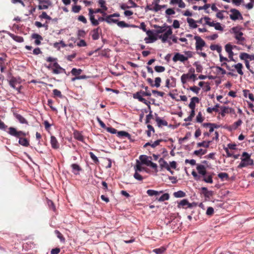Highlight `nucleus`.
Instances as JSON below:
<instances>
[{
    "label": "nucleus",
    "mask_w": 254,
    "mask_h": 254,
    "mask_svg": "<svg viewBox=\"0 0 254 254\" xmlns=\"http://www.w3.org/2000/svg\"><path fill=\"white\" fill-rule=\"evenodd\" d=\"M146 33L148 36L144 39L146 43H152L157 40V37L152 30H148Z\"/></svg>",
    "instance_id": "obj_9"
},
{
    "label": "nucleus",
    "mask_w": 254,
    "mask_h": 254,
    "mask_svg": "<svg viewBox=\"0 0 254 254\" xmlns=\"http://www.w3.org/2000/svg\"><path fill=\"white\" fill-rule=\"evenodd\" d=\"M98 3L104 11H106L108 9L105 5L106 1L104 0H99Z\"/></svg>",
    "instance_id": "obj_52"
},
{
    "label": "nucleus",
    "mask_w": 254,
    "mask_h": 254,
    "mask_svg": "<svg viewBox=\"0 0 254 254\" xmlns=\"http://www.w3.org/2000/svg\"><path fill=\"white\" fill-rule=\"evenodd\" d=\"M188 23L190 27L192 28H196L197 27V25L196 24V21L192 18H188L187 19Z\"/></svg>",
    "instance_id": "obj_33"
},
{
    "label": "nucleus",
    "mask_w": 254,
    "mask_h": 254,
    "mask_svg": "<svg viewBox=\"0 0 254 254\" xmlns=\"http://www.w3.org/2000/svg\"><path fill=\"white\" fill-rule=\"evenodd\" d=\"M55 234L57 235V237L60 240L61 242L64 243L65 242V238L59 230H55Z\"/></svg>",
    "instance_id": "obj_42"
},
{
    "label": "nucleus",
    "mask_w": 254,
    "mask_h": 254,
    "mask_svg": "<svg viewBox=\"0 0 254 254\" xmlns=\"http://www.w3.org/2000/svg\"><path fill=\"white\" fill-rule=\"evenodd\" d=\"M196 170L198 172V173L202 176H205L207 175V171L205 167L201 164H198L196 167Z\"/></svg>",
    "instance_id": "obj_15"
},
{
    "label": "nucleus",
    "mask_w": 254,
    "mask_h": 254,
    "mask_svg": "<svg viewBox=\"0 0 254 254\" xmlns=\"http://www.w3.org/2000/svg\"><path fill=\"white\" fill-rule=\"evenodd\" d=\"M106 129L108 132L111 133L112 134H115L117 133V135L119 137L125 136L127 137L128 138H130V134L125 131H119L117 132V130L112 127H106Z\"/></svg>",
    "instance_id": "obj_3"
},
{
    "label": "nucleus",
    "mask_w": 254,
    "mask_h": 254,
    "mask_svg": "<svg viewBox=\"0 0 254 254\" xmlns=\"http://www.w3.org/2000/svg\"><path fill=\"white\" fill-rule=\"evenodd\" d=\"M152 92L153 94L155 95L156 97L158 96L163 97L165 95V93L163 92L159 91L157 90H153Z\"/></svg>",
    "instance_id": "obj_60"
},
{
    "label": "nucleus",
    "mask_w": 254,
    "mask_h": 254,
    "mask_svg": "<svg viewBox=\"0 0 254 254\" xmlns=\"http://www.w3.org/2000/svg\"><path fill=\"white\" fill-rule=\"evenodd\" d=\"M190 89L191 91H192V92H193L194 93H195V94H198L200 90V88L196 86H193L190 87Z\"/></svg>",
    "instance_id": "obj_61"
},
{
    "label": "nucleus",
    "mask_w": 254,
    "mask_h": 254,
    "mask_svg": "<svg viewBox=\"0 0 254 254\" xmlns=\"http://www.w3.org/2000/svg\"><path fill=\"white\" fill-rule=\"evenodd\" d=\"M50 143L53 149H57L59 148L60 145L57 138L54 136H51Z\"/></svg>",
    "instance_id": "obj_21"
},
{
    "label": "nucleus",
    "mask_w": 254,
    "mask_h": 254,
    "mask_svg": "<svg viewBox=\"0 0 254 254\" xmlns=\"http://www.w3.org/2000/svg\"><path fill=\"white\" fill-rule=\"evenodd\" d=\"M89 19L93 26H97L99 25V23L98 20L95 18L94 15L89 16Z\"/></svg>",
    "instance_id": "obj_44"
},
{
    "label": "nucleus",
    "mask_w": 254,
    "mask_h": 254,
    "mask_svg": "<svg viewBox=\"0 0 254 254\" xmlns=\"http://www.w3.org/2000/svg\"><path fill=\"white\" fill-rule=\"evenodd\" d=\"M8 35L16 42L21 43L24 41V39L22 37L15 35L12 33H9Z\"/></svg>",
    "instance_id": "obj_28"
},
{
    "label": "nucleus",
    "mask_w": 254,
    "mask_h": 254,
    "mask_svg": "<svg viewBox=\"0 0 254 254\" xmlns=\"http://www.w3.org/2000/svg\"><path fill=\"white\" fill-rule=\"evenodd\" d=\"M48 8V1L46 0H40L39 5H38L39 9H46Z\"/></svg>",
    "instance_id": "obj_27"
},
{
    "label": "nucleus",
    "mask_w": 254,
    "mask_h": 254,
    "mask_svg": "<svg viewBox=\"0 0 254 254\" xmlns=\"http://www.w3.org/2000/svg\"><path fill=\"white\" fill-rule=\"evenodd\" d=\"M159 163L161 169L165 168L167 171L170 170V167L169 165H168V163L165 160H164V159L160 158L159 160Z\"/></svg>",
    "instance_id": "obj_20"
},
{
    "label": "nucleus",
    "mask_w": 254,
    "mask_h": 254,
    "mask_svg": "<svg viewBox=\"0 0 254 254\" xmlns=\"http://www.w3.org/2000/svg\"><path fill=\"white\" fill-rule=\"evenodd\" d=\"M240 58L242 60H247L249 57V54L246 53H242L240 55Z\"/></svg>",
    "instance_id": "obj_58"
},
{
    "label": "nucleus",
    "mask_w": 254,
    "mask_h": 254,
    "mask_svg": "<svg viewBox=\"0 0 254 254\" xmlns=\"http://www.w3.org/2000/svg\"><path fill=\"white\" fill-rule=\"evenodd\" d=\"M113 16L111 15H109L106 17V22L108 23H111V22H113L116 23L118 22L117 19H113Z\"/></svg>",
    "instance_id": "obj_43"
},
{
    "label": "nucleus",
    "mask_w": 254,
    "mask_h": 254,
    "mask_svg": "<svg viewBox=\"0 0 254 254\" xmlns=\"http://www.w3.org/2000/svg\"><path fill=\"white\" fill-rule=\"evenodd\" d=\"M19 143L21 145L25 147H27L29 145V142L28 139L26 138L22 137L19 139Z\"/></svg>",
    "instance_id": "obj_35"
},
{
    "label": "nucleus",
    "mask_w": 254,
    "mask_h": 254,
    "mask_svg": "<svg viewBox=\"0 0 254 254\" xmlns=\"http://www.w3.org/2000/svg\"><path fill=\"white\" fill-rule=\"evenodd\" d=\"M9 85L11 87H12L13 88H15V85L17 83V80L16 79L12 77L9 81Z\"/></svg>",
    "instance_id": "obj_54"
},
{
    "label": "nucleus",
    "mask_w": 254,
    "mask_h": 254,
    "mask_svg": "<svg viewBox=\"0 0 254 254\" xmlns=\"http://www.w3.org/2000/svg\"><path fill=\"white\" fill-rule=\"evenodd\" d=\"M206 150H203L202 149H200L198 150H195L193 152V154L195 155L199 156L200 155H204L206 154Z\"/></svg>",
    "instance_id": "obj_53"
},
{
    "label": "nucleus",
    "mask_w": 254,
    "mask_h": 254,
    "mask_svg": "<svg viewBox=\"0 0 254 254\" xmlns=\"http://www.w3.org/2000/svg\"><path fill=\"white\" fill-rule=\"evenodd\" d=\"M156 121L159 127H161L163 126H167L168 125L167 122L161 119L159 117H156Z\"/></svg>",
    "instance_id": "obj_29"
},
{
    "label": "nucleus",
    "mask_w": 254,
    "mask_h": 254,
    "mask_svg": "<svg viewBox=\"0 0 254 254\" xmlns=\"http://www.w3.org/2000/svg\"><path fill=\"white\" fill-rule=\"evenodd\" d=\"M170 195L168 193H166L163 194L161 197H160L159 198L157 197L156 198V200H157L158 201H164L165 200H167L169 199Z\"/></svg>",
    "instance_id": "obj_38"
},
{
    "label": "nucleus",
    "mask_w": 254,
    "mask_h": 254,
    "mask_svg": "<svg viewBox=\"0 0 254 254\" xmlns=\"http://www.w3.org/2000/svg\"><path fill=\"white\" fill-rule=\"evenodd\" d=\"M188 59V57H185L183 55H182L179 53H176L173 58V61L174 62H177V61L184 62L185 61H187Z\"/></svg>",
    "instance_id": "obj_12"
},
{
    "label": "nucleus",
    "mask_w": 254,
    "mask_h": 254,
    "mask_svg": "<svg viewBox=\"0 0 254 254\" xmlns=\"http://www.w3.org/2000/svg\"><path fill=\"white\" fill-rule=\"evenodd\" d=\"M202 193L205 197L210 198L213 195V191L212 190H208L207 188H201Z\"/></svg>",
    "instance_id": "obj_25"
},
{
    "label": "nucleus",
    "mask_w": 254,
    "mask_h": 254,
    "mask_svg": "<svg viewBox=\"0 0 254 254\" xmlns=\"http://www.w3.org/2000/svg\"><path fill=\"white\" fill-rule=\"evenodd\" d=\"M166 5H159V4L155 3V6L153 8V10L157 12L159 10H161L162 8H165L166 7Z\"/></svg>",
    "instance_id": "obj_51"
},
{
    "label": "nucleus",
    "mask_w": 254,
    "mask_h": 254,
    "mask_svg": "<svg viewBox=\"0 0 254 254\" xmlns=\"http://www.w3.org/2000/svg\"><path fill=\"white\" fill-rule=\"evenodd\" d=\"M154 69L157 72H162L165 70V68L163 66L157 65L155 66Z\"/></svg>",
    "instance_id": "obj_56"
},
{
    "label": "nucleus",
    "mask_w": 254,
    "mask_h": 254,
    "mask_svg": "<svg viewBox=\"0 0 254 254\" xmlns=\"http://www.w3.org/2000/svg\"><path fill=\"white\" fill-rule=\"evenodd\" d=\"M243 94L245 98H247L248 97L251 100V101H254V96L252 93L250 92V91L248 90H243Z\"/></svg>",
    "instance_id": "obj_30"
},
{
    "label": "nucleus",
    "mask_w": 254,
    "mask_h": 254,
    "mask_svg": "<svg viewBox=\"0 0 254 254\" xmlns=\"http://www.w3.org/2000/svg\"><path fill=\"white\" fill-rule=\"evenodd\" d=\"M199 102V99L197 97H193L191 98V101L189 104V107L191 110V111H194L195 107V103Z\"/></svg>",
    "instance_id": "obj_24"
},
{
    "label": "nucleus",
    "mask_w": 254,
    "mask_h": 254,
    "mask_svg": "<svg viewBox=\"0 0 254 254\" xmlns=\"http://www.w3.org/2000/svg\"><path fill=\"white\" fill-rule=\"evenodd\" d=\"M32 39H35L34 43L36 45H40L41 44V41L43 40V37L39 34L33 33L31 35Z\"/></svg>",
    "instance_id": "obj_16"
},
{
    "label": "nucleus",
    "mask_w": 254,
    "mask_h": 254,
    "mask_svg": "<svg viewBox=\"0 0 254 254\" xmlns=\"http://www.w3.org/2000/svg\"><path fill=\"white\" fill-rule=\"evenodd\" d=\"M116 24L118 25V26L121 28L129 27L130 26L129 24L126 23L124 21H119L118 20V22H116Z\"/></svg>",
    "instance_id": "obj_48"
},
{
    "label": "nucleus",
    "mask_w": 254,
    "mask_h": 254,
    "mask_svg": "<svg viewBox=\"0 0 254 254\" xmlns=\"http://www.w3.org/2000/svg\"><path fill=\"white\" fill-rule=\"evenodd\" d=\"M194 39L196 40L195 48L197 51H201L202 48L205 46V41L199 36H195Z\"/></svg>",
    "instance_id": "obj_7"
},
{
    "label": "nucleus",
    "mask_w": 254,
    "mask_h": 254,
    "mask_svg": "<svg viewBox=\"0 0 254 254\" xmlns=\"http://www.w3.org/2000/svg\"><path fill=\"white\" fill-rule=\"evenodd\" d=\"M47 204L50 208V209L55 211L56 210V207L54 203V202L51 200H47Z\"/></svg>",
    "instance_id": "obj_59"
},
{
    "label": "nucleus",
    "mask_w": 254,
    "mask_h": 254,
    "mask_svg": "<svg viewBox=\"0 0 254 254\" xmlns=\"http://www.w3.org/2000/svg\"><path fill=\"white\" fill-rule=\"evenodd\" d=\"M71 167L72 170V173L75 175L79 174V172L82 170L81 168L77 164H72Z\"/></svg>",
    "instance_id": "obj_26"
},
{
    "label": "nucleus",
    "mask_w": 254,
    "mask_h": 254,
    "mask_svg": "<svg viewBox=\"0 0 254 254\" xmlns=\"http://www.w3.org/2000/svg\"><path fill=\"white\" fill-rule=\"evenodd\" d=\"M194 76V73L190 74V73H188L187 74H183L181 77V82L183 84H185L188 80L191 79L192 77Z\"/></svg>",
    "instance_id": "obj_19"
},
{
    "label": "nucleus",
    "mask_w": 254,
    "mask_h": 254,
    "mask_svg": "<svg viewBox=\"0 0 254 254\" xmlns=\"http://www.w3.org/2000/svg\"><path fill=\"white\" fill-rule=\"evenodd\" d=\"M148 166H150L155 170V172L157 173L158 172L157 165L156 164L152 162L151 161H148L147 163Z\"/></svg>",
    "instance_id": "obj_55"
},
{
    "label": "nucleus",
    "mask_w": 254,
    "mask_h": 254,
    "mask_svg": "<svg viewBox=\"0 0 254 254\" xmlns=\"http://www.w3.org/2000/svg\"><path fill=\"white\" fill-rule=\"evenodd\" d=\"M2 57H0V68L1 72H4V69L6 68V65L5 63L6 61V55L4 53L1 54Z\"/></svg>",
    "instance_id": "obj_13"
},
{
    "label": "nucleus",
    "mask_w": 254,
    "mask_h": 254,
    "mask_svg": "<svg viewBox=\"0 0 254 254\" xmlns=\"http://www.w3.org/2000/svg\"><path fill=\"white\" fill-rule=\"evenodd\" d=\"M211 24H212L213 25H210V26L214 27L216 30L221 31L223 30V28L221 26V24L220 23H214V21H212Z\"/></svg>",
    "instance_id": "obj_40"
},
{
    "label": "nucleus",
    "mask_w": 254,
    "mask_h": 254,
    "mask_svg": "<svg viewBox=\"0 0 254 254\" xmlns=\"http://www.w3.org/2000/svg\"><path fill=\"white\" fill-rule=\"evenodd\" d=\"M89 155L91 158L92 159V160L94 161L95 163H97L99 162V160L98 158L95 155V154L93 152H90Z\"/></svg>",
    "instance_id": "obj_63"
},
{
    "label": "nucleus",
    "mask_w": 254,
    "mask_h": 254,
    "mask_svg": "<svg viewBox=\"0 0 254 254\" xmlns=\"http://www.w3.org/2000/svg\"><path fill=\"white\" fill-rule=\"evenodd\" d=\"M147 194L150 196L155 195L157 196L159 195L160 194L163 193V191H157L153 190H148L146 191Z\"/></svg>",
    "instance_id": "obj_32"
},
{
    "label": "nucleus",
    "mask_w": 254,
    "mask_h": 254,
    "mask_svg": "<svg viewBox=\"0 0 254 254\" xmlns=\"http://www.w3.org/2000/svg\"><path fill=\"white\" fill-rule=\"evenodd\" d=\"M144 169V168L141 167V164L139 161H136V164L134 166L135 172H141Z\"/></svg>",
    "instance_id": "obj_45"
},
{
    "label": "nucleus",
    "mask_w": 254,
    "mask_h": 254,
    "mask_svg": "<svg viewBox=\"0 0 254 254\" xmlns=\"http://www.w3.org/2000/svg\"><path fill=\"white\" fill-rule=\"evenodd\" d=\"M13 115L16 119L21 123L28 124V122L22 116L19 114L17 112H13Z\"/></svg>",
    "instance_id": "obj_23"
},
{
    "label": "nucleus",
    "mask_w": 254,
    "mask_h": 254,
    "mask_svg": "<svg viewBox=\"0 0 254 254\" xmlns=\"http://www.w3.org/2000/svg\"><path fill=\"white\" fill-rule=\"evenodd\" d=\"M81 9L80 5H74L72 7V11L74 13H78Z\"/></svg>",
    "instance_id": "obj_64"
},
{
    "label": "nucleus",
    "mask_w": 254,
    "mask_h": 254,
    "mask_svg": "<svg viewBox=\"0 0 254 254\" xmlns=\"http://www.w3.org/2000/svg\"><path fill=\"white\" fill-rule=\"evenodd\" d=\"M232 68H233L234 70L236 69L238 73L241 75H243L244 74V72L242 70L243 68V65L241 63H238L237 64H234L231 66Z\"/></svg>",
    "instance_id": "obj_18"
},
{
    "label": "nucleus",
    "mask_w": 254,
    "mask_h": 254,
    "mask_svg": "<svg viewBox=\"0 0 254 254\" xmlns=\"http://www.w3.org/2000/svg\"><path fill=\"white\" fill-rule=\"evenodd\" d=\"M241 162L238 166V168H242L249 165H254V160L251 158V156L246 152H244L242 155Z\"/></svg>",
    "instance_id": "obj_1"
},
{
    "label": "nucleus",
    "mask_w": 254,
    "mask_h": 254,
    "mask_svg": "<svg viewBox=\"0 0 254 254\" xmlns=\"http://www.w3.org/2000/svg\"><path fill=\"white\" fill-rule=\"evenodd\" d=\"M177 207L179 208H191L192 207V204L190 203L187 199H184L181 200L180 202L178 203Z\"/></svg>",
    "instance_id": "obj_11"
},
{
    "label": "nucleus",
    "mask_w": 254,
    "mask_h": 254,
    "mask_svg": "<svg viewBox=\"0 0 254 254\" xmlns=\"http://www.w3.org/2000/svg\"><path fill=\"white\" fill-rule=\"evenodd\" d=\"M213 173H207V175L202 176V181L207 183L212 184L213 183Z\"/></svg>",
    "instance_id": "obj_17"
},
{
    "label": "nucleus",
    "mask_w": 254,
    "mask_h": 254,
    "mask_svg": "<svg viewBox=\"0 0 254 254\" xmlns=\"http://www.w3.org/2000/svg\"><path fill=\"white\" fill-rule=\"evenodd\" d=\"M232 30L234 33L235 38L238 40L237 43L243 45V42L245 41V38L243 36V33L241 32L237 27H233Z\"/></svg>",
    "instance_id": "obj_2"
},
{
    "label": "nucleus",
    "mask_w": 254,
    "mask_h": 254,
    "mask_svg": "<svg viewBox=\"0 0 254 254\" xmlns=\"http://www.w3.org/2000/svg\"><path fill=\"white\" fill-rule=\"evenodd\" d=\"M218 177L222 180H224V179L228 180L229 179V175L226 173H220L218 174Z\"/></svg>",
    "instance_id": "obj_47"
},
{
    "label": "nucleus",
    "mask_w": 254,
    "mask_h": 254,
    "mask_svg": "<svg viewBox=\"0 0 254 254\" xmlns=\"http://www.w3.org/2000/svg\"><path fill=\"white\" fill-rule=\"evenodd\" d=\"M143 96L142 91H140L133 94V98L138 99L140 102L144 100V98H143Z\"/></svg>",
    "instance_id": "obj_31"
},
{
    "label": "nucleus",
    "mask_w": 254,
    "mask_h": 254,
    "mask_svg": "<svg viewBox=\"0 0 254 254\" xmlns=\"http://www.w3.org/2000/svg\"><path fill=\"white\" fill-rule=\"evenodd\" d=\"M173 195L174 196V197L176 198H180L186 196V194L185 192H184L182 190H179L178 191L174 192Z\"/></svg>",
    "instance_id": "obj_37"
},
{
    "label": "nucleus",
    "mask_w": 254,
    "mask_h": 254,
    "mask_svg": "<svg viewBox=\"0 0 254 254\" xmlns=\"http://www.w3.org/2000/svg\"><path fill=\"white\" fill-rule=\"evenodd\" d=\"M139 159L142 164H145L146 165H147L148 161H150V160H148V157L144 155H140L139 156Z\"/></svg>",
    "instance_id": "obj_41"
},
{
    "label": "nucleus",
    "mask_w": 254,
    "mask_h": 254,
    "mask_svg": "<svg viewBox=\"0 0 254 254\" xmlns=\"http://www.w3.org/2000/svg\"><path fill=\"white\" fill-rule=\"evenodd\" d=\"M148 130L146 131L147 135L148 137H150L151 135V132H155L154 127L150 125H147V126Z\"/></svg>",
    "instance_id": "obj_49"
},
{
    "label": "nucleus",
    "mask_w": 254,
    "mask_h": 254,
    "mask_svg": "<svg viewBox=\"0 0 254 254\" xmlns=\"http://www.w3.org/2000/svg\"><path fill=\"white\" fill-rule=\"evenodd\" d=\"M8 133L11 135L16 137L17 138H22L25 137L26 135V133L22 131H17L16 128L13 127H10L9 128Z\"/></svg>",
    "instance_id": "obj_5"
},
{
    "label": "nucleus",
    "mask_w": 254,
    "mask_h": 254,
    "mask_svg": "<svg viewBox=\"0 0 254 254\" xmlns=\"http://www.w3.org/2000/svg\"><path fill=\"white\" fill-rule=\"evenodd\" d=\"M53 66H54V68H53V73L58 74L64 73L66 74V71L65 69L62 67L57 62L53 64Z\"/></svg>",
    "instance_id": "obj_8"
},
{
    "label": "nucleus",
    "mask_w": 254,
    "mask_h": 254,
    "mask_svg": "<svg viewBox=\"0 0 254 254\" xmlns=\"http://www.w3.org/2000/svg\"><path fill=\"white\" fill-rule=\"evenodd\" d=\"M154 27L158 28V29L156 31V33H157V34L162 33L164 32L166 30V28L161 27L156 25H154Z\"/></svg>",
    "instance_id": "obj_57"
},
{
    "label": "nucleus",
    "mask_w": 254,
    "mask_h": 254,
    "mask_svg": "<svg viewBox=\"0 0 254 254\" xmlns=\"http://www.w3.org/2000/svg\"><path fill=\"white\" fill-rule=\"evenodd\" d=\"M102 33V30L100 27L94 29L91 31L92 38L94 40H97L100 38V34Z\"/></svg>",
    "instance_id": "obj_10"
},
{
    "label": "nucleus",
    "mask_w": 254,
    "mask_h": 254,
    "mask_svg": "<svg viewBox=\"0 0 254 254\" xmlns=\"http://www.w3.org/2000/svg\"><path fill=\"white\" fill-rule=\"evenodd\" d=\"M53 91L54 97H58L60 98H62L63 97V95L60 90L55 89H54Z\"/></svg>",
    "instance_id": "obj_50"
},
{
    "label": "nucleus",
    "mask_w": 254,
    "mask_h": 254,
    "mask_svg": "<svg viewBox=\"0 0 254 254\" xmlns=\"http://www.w3.org/2000/svg\"><path fill=\"white\" fill-rule=\"evenodd\" d=\"M242 123V121L241 119H239L237 122L234 123L231 126L229 127V128L231 130H235L237 129Z\"/></svg>",
    "instance_id": "obj_34"
},
{
    "label": "nucleus",
    "mask_w": 254,
    "mask_h": 254,
    "mask_svg": "<svg viewBox=\"0 0 254 254\" xmlns=\"http://www.w3.org/2000/svg\"><path fill=\"white\" fill-rule=\"evenodd\" d=\"M210 49L212 51H216L219 53L220 61L221 62H223L224 61H229V60L227 58L224 57L221 54L222 51V47L218 45L212 44L210 46Z\"/></svg>",
    "instance_id": "obj_4"
},
{
    "label": "nucleus",
    "mask_w": 254,
    "mask_h": 254,
    "mask_svg": "<svg viewBox=\"0 0 254 254\" xmlns=\"http://www.w3.org/2000/svg\"><path fill=\"white\" fill-rule=\"evenodd\" d=\"M166 250V248L164 247H161L159 248L155 249L153 250V252L156 254H162Z\"/></svg>",
    "instance_id": "obj_46"
},
{
    "label": "nucleus",
    "mask_w": 254,
    "mask_h": 254,
    "mask_svg": "<svg viewBox=\"0 0 254 254\" xmlns=\"http://www.w3.org/2000/svg\"><path fill=\"white\" fill-rule=\"evenodd\" d=\"M172 30L169 28L164 34L160 35L159 38L161 39L163 43H165L167 41L169 37L172 34Z\"/></svg>",
    "instance_id": "obj_14"
},
{
    "label": "nucleus",
    "mask_w": 254,
    "mask_h": 254,
    "mask_svg": "<svg viewBox=\"0 0 254 254\" xmlns=\"http://www.w3.org/2000/svg\"><path fill=\"white\" fill-rule=\"evenodd\" d=\"M230 12H231L230 17L232 20L235 21L239 19L241 20L243 19L241 13L238 10L232 8L230 9Z\"/></svg>",
    "instance_id": "obj_6"
},
{
    "label": "nucleus",
    "mask_w": 254,
    "mask_h": 254,
    "mask_svg": "<svg viewBox=\"0 0 254 254\" xmlns=\"http://www.w3.org/2000/svg\"><path fill=\"white\" fill-rule=\"evenodd\" d=\"M133 177L137 180L138 181H141L143 180V177L140 175L138 172H135L134 175H133Z\"/></svg>",
    "instance_id": "obj_62"
},
{
    "label": "nucleus",
    "mask_w": 254,
    "mask_h": 254,
    "mask_svg": "<svg viewBox=\"0 0 254 254\" xmlns=\"http://www.w3.org/2000/svg\"><path fill=\"white\" fill-rule=\"evenodd\" d=\"M73 134L75 139L78 141L84 142V138L80 131L78 130H74Z\"/></svg>",
    "instance_id": "obj_22"
},
{
    "label": "nucleus",
    "mask_w": 254,
    "mask_h": 254,
    "mask_svg": "<svg viewBox=\"0 0 254 254\" xmlns=\"http://www.w3.org/2000/svg\"><path fill=\"white\" fill-rule=\"evenodd\" d=\"M212 140L208 141H203V142L197 143V147H204L205 148H208Z\"/></svg>",
    "instance_id": "obj_39"
},
{
    "label": "nucleus",
    "mask_w": 254,
    "mask_h": 254,
    "mask_svg": "<svg viewBox=\"0 0 254 254\" xmlns=\"http://www.w3.org/2000/svg\"><path fill=\"white\" fill-rule=\"evenodd\" d=\"M82 72V70L80 68L77 69L76 68H73L71 70V73L72 75L75 76H79Z\"/></svg>",
    "instance_id": "obj_36"
}]
</instances>
